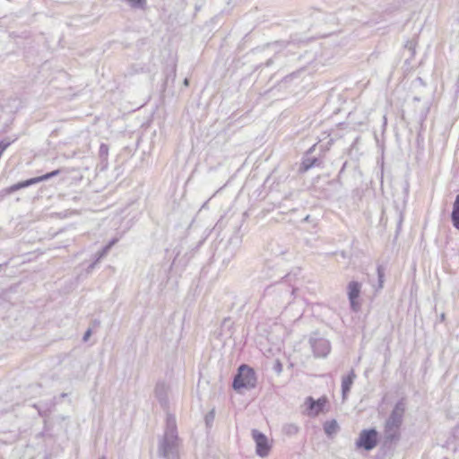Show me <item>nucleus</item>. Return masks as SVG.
I'll return each mask as SVG.
<instances>
[{
	"instance_id": "dca6fc26",
	"label": "nucleus",
	"mask_w": 459,
	"mask_h": 459,
	"mask_svg": "<svg viewBox=\"0 0 459 459\" xmlns=\"http://www.w3.org/2000/svg\"><path fill=\"white\" fill-rule=\"evenodd\" d=\"M32 185H35V182L33 180V178H30V179H27V180H24V181H22V182H18L16 184H13L12 186H10L5 191L7 194H12V193H14L20 189H22V188H25V187H29Z\"/></svg>"
},
{
	"instance_id": "473e14b6",
	"label": "nucleus",
	"mask_w": 459,
	"mask_h": 459,
	"mask_svg": "<svg viewBox=\"0 0 459 459\" xmlns=\"http://www.w3.org/2000/svg\"><path fill=\"white\" fill-rule=\"evenodd\" d=\"M183 83H184V85H185V86H188V85H189V79L186 78V79L184 80V82H183Z\"/></svg>"
},
{
	"instance_id": "f257e3e1",
	"label": "nucleus",
	"mask_w": 459,
	"mask_h": 459,
	"mask_svg": "<svg viewBox=\"0 0 459 459\" xmlns=\"http://www.w3.org/2000/svg\"><path fill=\"white\" fill-rule=\"evenodd\" d=\"M158 453L167 459H179V439L176 417L173 414L167 413L165 432L160 441Z\"/></svg>"
},
{
	"instance_id": "4c0bfd02",
	"label": "nucleus",
	"mask_w": 459,
	"mask_h": 459,
	"mask_svg": "<svg viewBox=\"0 0 459 459\" xmlns=\"http://www.w3.org/2000/svg\"><path fill=\"white\" fill-rule=\"evenodd\" d=\"M100 459H106V458L103 456V457H101V458H100Z\"/></svg>"
},
{
	"instance_id": "0eeeda50",
	"label": "nucleus",
	"mask_w": 459,
	"mask_h": 459,
	"mask_svg": "<svg viewBox=\"0 0 459 459\" xmlns=\"http://www.w3.org/2000/svg\"><path fill=\"white\" fill-rule=\"evenodd\" d=\"M170 392V386L166 384L164 381H159L157 382L155 388H154V394L158 402L160 403V406L164 410L169 409V394Z\"/></svg>"
},
{
	"instance_id": "2eb2a0df",
	"label": "nucleus",
	"mask_w": 459,
	"mask_h": 459,
	"mask_svg": "<svg viewBox=\"0 0 459 459\" xmlns=\"http://www.w3.org/2000/svg\"><path fill=\"white\" fill-rule=\"evenodd\" d=\"M451 221L453 226L459 230V194L455 196L451 212Z\"/></svg>"
},
{
	"instance_id": "4be33fe9",
	"label": "nucleus",
	"mask_w": 459,
	"mask_h": 459,
	"mask_svg": "<svg viewBox=\"0 0 459 459\" xmlns=\"http://www.w3.org/2000/svg\"><path fill=\"white\" fill-rule=\"evenodd\" d=\"M132 8L144 9L146 6V0H124Z\"/></svg>"
},
{
	"instance_id": "39448f33",
	"label": "nucleus",
	"mask_w": 459,
	"mask_h": 459,
	"mask_svg": "<svg viewBox=\"0 0 459 459\" xmlns=\"http://www.w3.org/2000/svg\"><path fill=\"white\" fill-rule=\"evenodd\" d=\"M252 437L255 443L256 455L262 458L266 457L272 449L268 437L257 429L252 430Z\"/></svg>"
},
{
	"instance_id": "423d86ee",
	"label": "nucleus",
	"mask_w": 459,
	"mask_h": 459,
	"mask_svg": "<svg viewBox=\"0 0 459 459\" xmlns=\"http://www.w3.org/2000/svg\"><path fill=\"white\" fill-rule=\"evenodd\" d=\"M406 405L403 399H401L396 403L389 417L385 420L386 425L397 427L401 429L403 421V416L405 413Z\"/></svg>"
},
{
	"instance_id": "1a4fd4ad",
	"label": "nucleus",
	"mask_w": 459,
	"mask_h": 459,
	"mask_svg": "<svg viewBox=\"0 0 459 459\" xmlns=\"http://www.w3.org/2000/svg\"><path fill=\"white\" fill-rule=\"evenodd\" d=\"M310 344L316 357H326L330 352L331 347L330 343L326 339L324 338H316L310 339Z\"/></svg>"
},
{
	"instance_id": "f03ea898",
	"label": "nucleus",
	"mask_w": 459,
	"mask_h": 459,
	"mask_svg": "<svg viewBox=\"0 0 459 459\" xmlns=\"http://www.w3.org/2000/svg\"><path fill=\"white\" fill-rule=\"evenodd\" d=\"M296 289L290 286L287 281L277 282L268 286L264 297L271 302L277 309L286 308L293 300Z\"/></svg>"
},
{
	"instance_id": "aec40b11",
	"label": "nucleus",
	"mask_w": 459,
	"mask_h": 459,
	"mask_svg": "<svg viewBox=\"0 0 459 459\" xmlns=\"http://www.w3.org/2000/svg\"><path fill=\"white\" fill-rule=\"evenodd\" d=\"M60 174V169H56V170H53L49 173H47V174H44L42 176H39V177H36V178H33V180L35 182V184H38V183H40L42 181H46V180H48L57 175Z\"/></svg>"
},
{
	"instance_id": "cd10ccee",
	"label": "nucleus",
	"mask_w": 459,
	"mask_h": 459,
	"mask_svg": "<svg viewBox=\"0 0 459 459\" xmlns=\"http://www.w3.org/2000/svg\"><path fill=\"white\" fill-rule=\"evenodd\" d=\"M273 57H268V58L266 59L265 63H264V65H265V66H270V65L273 64ZM263 65H264V64H263V63H261V64H259V65L256 66V68H259V67H261V66H263Z\"/></svg>"
},
{
	"instance_id": "7c9ffc66",
	"label": "nucleus",
	"mask_w": 459,
	"mask_h": 459,
	"mask_svg": "<svg viewBox=\"0 0 459 459\" xmlns=\"http://www.w3.org/2000/svg\"><path fill=\"white\" fill-rule=\"evenodd\" d=\"M402 221H403V216H402V214H400V219H399L398 227H397V230H400V227H401Z\"/></svg>"
},
{
	"instance_id": "e433bc0d",
	"label": "nucleus",
	"mask_w": 459,
	"mask_h": 459,
	"mask_svg": "<svg viewBox=\"0 0 459 459\" xmlns=\"http://www.w3.org/2000/svg\"><path fill=\"white\" fill-rule=\"evenodd\" d=\"M344 167H345V164L343 165V167L342 168L340 173H342L343 170H344Z\"/></svg>"
},
{
	"instance_id": "ddd939ff",
	"label": "nucleus",
	"mask_w": 459,
	"mask_h": 459,
	"mask_svg": "<svg viewBox=\"0 0 459 459\" xmlns=\"http://www.w3.org/2000/svg\"><path fill=\"white\" fill-rule=\"evenodd\" d=\"M355 378H356V374L353 369H351V372L347 376L342 377V394L343 399H345L347 397L348 394L350 393L351 385H352Z\"/></svg>"
},
{
	"instance_id": "6ab92c4d",
	"label": "nucleus",
	"mask_w": 459,
	"mask_h": 459,
	"mask_svg": "<svg viewBox=\"0 0 459 459\" xmlns=\"http://www.w3.org/2000/svg\"><path fill=\"white\" fill-rule=\"evenodd\" d=\"M299 428L294 423H287L282 427V432L289 437L298 434Z\"/></svg>"
},
{
	"instance_id": "a878e982",
	"label": "nucleus",
	"mask_w": 459,
	"mask_h": 459,
	"mask_svg": "<svg viewBox=\"0 0 459 459\" xmlns=\"http://www.w3.org/2000/svg\"><path fill=\"white\" fill-rule=\"evenodd\" d=\"M273 369L277 373V374H281V371H282V364L281 363V361L279 359H276L274 364H273Z\"/></svg>"
},
{
	"instance_id": "c85d7f7f",
	"label": "nucleus",
	"mask_w": 459,
	"mask_h": 459,
	"mask_svg": "<svg viewBox=\"0 0 459 459\" xmlns=\"http://www.w3.org/2000/svg\"><path fill=\"white\" fill-rule=\"evenodd\" d=\"M91 329H88V330L85 332L84 335H83V338H82V339H83V341H84V342H86V341L89 339V337L91 336Z\"/></svg>"
},
{
	"instance_id": "f3484780",
	"label": "nucleus",
	"mask_w": 459,
	"mask_h": 459,
	"mask_svg": "<svg viewBox=\"0 0 459 459\" xmlns=\"http://www.w3.org/2000/svg\"><path fill=\"white\" fill-rule=\"evenodd\" d=\"M339 429V425L335 420L325 421L324 424V430L328 437L335 435Z\"/></svg>"
},
{
	"instance_id": "9b49d317",
	"label": "nucleus",
	"mask_w": 459,
	"mask_h": 459,
	"mask_svg": "<svg viewBox=\"0 0 459 459\" xmlns=\"http://www.w3.org/2000/svg\"><path fill=\"white\" fill-rule=\"evenodd\" d=\"M326 402L327 400L325 397L315 400L313 397L308 396L306 399V404L307 405V410L309 411L308 414L312 416H317L321 411H323Z\"/></svg>"
},
{
	"instance_id": "4468645a",
	"label": "nucleus",
	"mask_w": 459,
	"mask_h": 459,
	"mask_svg": "<svg viewBox=\"0 0 459 459\" xmlns=\"http://www.w3.org/2000/svg\"><path fill=\"white\" fill-rule=\"evenodd\" d=\"M279 46H282V43L275 41L273 43L267 44L262 50L256 49L254 54L257 56H268L272 53H275Z\"/></svg>"
},
{
	"instance_id": "b1692460",
	"label": "nucleus",
	"mask_w": 459,
	"mask_h": 459,
	"mask_svg": "<svg viewBox=\"0 0 459 459\" xmlns=\"http://www.w3.org/2000/svg\"><path fill=\"white\" fill-rule=\"evenodd\" d=\"M215 418L214 409H212L204 417L205 425L207 428H211Z\"/></svg>"
},
{
	"instance_id": "f8f14e48",
	"label": "nucleus",
	"mask_w": 459,
	"mask_h": 459,
	"mask_svg": "<svg viewBox=\"0 0 459 459\" xmlns=\"http://www.w3.org/2000/svg\"><path fill=\"white\" fill-rule=\"evenodd\" d=\"M315 146L311 147L303 158V160L299 168V171L301 173L307 172L313 167H319L322 165V160L316 157H309V154L314 150Z\"/></svg>"
},
{
	"instance_id": "c9c22d12",
	"label": "nucleus",
	"mask_w": 459,
	"mask_h": 459,
	"mask_svg": "<svg viewBox=\"0 0 459 459\" xmlns=\"http://www.w3.org/2000/svg\"><path fill=\"white\" fill-rule=\"evenodd\" d=\"M413 100L416 101H420V99L419 97H414Z\"/></svg>"
},
{
	"instance_id": "6e6552de",
	"label": "nucleus",
	"mask_w": 459,
	"mask_h": 459,
	"mask_svg": "<svg viewBox=\"0 0 459 459\" xmlns=\"http://www.w3.org/2000/svg\"><path fill=\"white\" fill-rule=\"evenodd\" d=\"M361 284L359 281H351L349 282L347 287V295L351 304V307L353 311H358L360 307V304L358 299L360 295Z\"/></svg>"
},
{
	"instance_id": "a211bd4d",
	"label": "nucleus",
	"mask_w": 459,
	"mask_h": 459,
	"mask_svg": "<svg viewBox=\"0 0 459 459\" xmlns=\"http://www.w3.org/2000/svg\"><path fill=\"white\" fill-rule=\"evenodd\" d=\"M240 226L234 232L233 236H231V245H233L237 249H239L242 244V239L244 233L241 232Z\"/></svg>"
},
{
	"instance_id": "72a5a7b5",
	"label": "nucleus",
	"mask_w": 459,
	"mask_h": 459,
	"mask_svg": "<svg viewBox=\"0 0 459 459\" xmlns=\"http://www.w3.org/2000/svg\"><path fill=\"white\" fill-rule=\"evenodd\" d=\"M309 219H310V216L307 215L306 217H304V219L302 221L307 222V221H309Z\"/></svg>"
},
{
	"instance_id": "f704fd0d",
	"label": "nucleus",
	"mask_w": 459,
	"mask_h": 459,
	"mask_svg": "<svg viewBox=\"0 0 459 459\" xmlns=\"http://www.w3.org/2000/svg\"><path fill=\"white\" fill-rule=\"evenodd\" d=\"M440 318H441V321H444V320H445V314H444V313H443V314H441Z\"/></svg>"
},
{
	"instance_id": "2f4dec72",
	"label": "nucleus",
	"mask_w": 459,
	"mask_h": 459,
	"mask_svg": "<svg viewBox=\"0 0 459 459\" xmlns=\"http://www.w3.org/2000/svg\"><path fill=\"white\" fill-rule=\"evenodd\" d=\"M416 82H418L420 84L424 85L423 80L420 77H418L416 79Z\"/></svg>"
},
{
	"instance_id": "393cba45",
	"label": "nucleus",
	"mask_w": 459,
	"mask_h": 459,
	"mask_svg": "<svg viewBox=\"0 0 459 459\" xmlns=\"http://www.w3.org/2000/svg\"><path fill=\"white\" fill-rule=\"evenodd\" d=\"M377 271L378 277V289H382L385 278V269L382 265H378Z\"/></svg>"
},
{
	"instance_id": "7ed1b4c3",
	"label": "nucleus",
	"mask_w": 459,
	"mask_h": 459,
	"mask_svg": "<svg viewBox=\"0 0 459 459\" xmlns=\"http://www.w3.org/2000/svg\"><path fill=\"white\" fill-rule=\"evenodd\" d=\"M256 375L255 370L247 364H242L238 367L237 374L235 375L231 383V388L239 394L243 390H251L256 385Z\"/></svg>"
},
{
	"instance_id": "9d476101",
	"label": "nucleus",
	"mask_w": 459,
	"mask_h": 459,
	"mask_svg": "<svg viewBox=\"0 0 459 459\" xmlns=\"http://www.w3.org/2000/svg\"><path fill=\"white\" fill-rule=\"evenodd\" d=\"M401 438L400 428L385 424L384 427V446L390 447L395 445Z\"/></svg>"
},
{
	"instance_id": "bb28decb",
	"label": "nucleus",
	"mask_w": 459,
	"mask_h": 459,
	"mask_svg": "<svg viewBox=\"0 0 459 459\" xmlns=\"http://www.w3.org/2000/svg\"><path fill=\"white\" fill-rule=\"evenodd\" d=\"M108 148L106 144H101L100 147V156H106L108 155Z\"/></svg>"
},
{
	"instance_id": "c756f323",
	"label": "nucleus",
	"mask_w": 459,
	"mask_h": 459,
	"mask_svg": "<svg viewBox=\"0 0 459 459\" xmlns=\"http://www.w3.org/2000/svg\"><path fill=\"white\" fill-rule=\"evenodd\" d=\"M117 238H113L112 240H110L108 242V245H106L105 247H108V250L111 248L112 246H114L116 243H117Z\"/></svg>"
},
{
	"instance_id": "412c9836",
	"label": "nucleus",
	"mask_w": 459,
	"mask_h": 459,
	"mask_svg": "<svg viewBox=\"0 0 459 459\" xmlns=\"http://www.w3.org/2000/svg\"><path fill=\"white\" fill-rule=\"evenodd\" d=\"M108 252V247H104L100 251H99L97 254H96V260L89 265V268L88 270H92L95 266V264L103 257L105 256Z\"/></svg>"
},
{
	"instance_id": "5701e85b",
	"label": "nucleus",
	"mask_w": 459,
	"mask_h": 459,
	"mask_svg": "<svg viewBox=\"0 0 459 459\" xmlns=\"http://www.w3.org/2000/svg\"><path fill=\"white\" fill-rule=\"evenodd\" d=\"M416 46H417V41L414 39L407 40L404 45V48H407L411 52V57L414 56V55H415Z\"/></svg>"
},
{
	"instance_id": "20e7f679",
	"label": "nucleus",
	"mask_w": 459,
	"mask_h": 459,
	"mask_svg": "<svg viewBox=\"0 0 459 459\" xmlns=\"http://www.w3.org/2000/svg\"><path fill=\"white\" fill-rule=\"evenodd\" d=\"M378 443V432L376 429H362L356 440V447L371 451Z\"/></svg>"
}]
</instances>
